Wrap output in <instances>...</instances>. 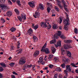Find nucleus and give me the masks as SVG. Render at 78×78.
I'll use <instances>...</instances> for the list:
<instances>
[{
  "label": "nucleus",
  "mask_w": 78,
  "mask_h": 78,
  "mask_svg": "<svg viewBox=\"0 0 78 78\" xmlns=\"http://www.w3.org/2000/svg\"><path fill=\"white\" fill-rule=\"evenodd\" d=\"M16 3L17 4L19 5V6H21V4H20V1L18 0L16 1Z\"/></svg>",
  "instance_id": "473e14b6"
},
{
  "label": "nucleus",
  "mask_w": 78,
  "mask_h": 78,
  "mask_svg": "<svg viewBox=\"0 0 78 78\" xmlns=\"http://www.w3.org/2000/svg\"><path fill=\"white\" fill-rule=\"evenodd\" d=\"M34 26H35L34 24H32V28H34Z\"/></svg>",
  "instance_id": "774afa93"
},
{
  "label": "nucleus",
  "mask_w": 78,
  "mask_h": 78,
  "mask_svg": "<svg viewBox=\"0 0 78 78\" xmlns=\"http://www.w3.org/2000/svg\"><path fill=\"white\" fill-rule=\"evenodd\" d=\"M39 53L40 52L39 51H35L34 54V56L36 58L37 56L38 55H39Z\"/></svg>",
  "instance_id": "6e6552de"
},
{
  "label": "nucleus",
  "mask_w": 78,
  "mask_h": 78,
  "mask_svg": "<svg viewBox=\"0 0 78 78\" xmlns=\"http://www.w3.org/2000/svg\"><path fill=\"white\" fill-rule=\"evenodd\" d=\"M59 29V30H62V26H60Z\"/></svg>",
  "instance_id": "338daca9"
},
{
  "label": "nucleus",
  "mask_w": 78,
  "mask_h": 78,
  "mask_svg": "<svg viewBox=\"0 0 78 78\" xmlns=\"http://www.w3.org/2000/svg\"><path fill=\"white\" fill-rule=\"evenodd\" d=\"M58 34H55L54 35V40H52L50 42V44H55L56 42V40L55 39H58V36H61V32L60 31H58Z\"/></svg>",
  "instance_id": "f257e3e1"
},
{
  "label": "nucleus",
  "mask_w": 78,
  "mask_h": 78,
  "mask_svg": "<svg viewBox=\"0 0 78 78\" xmlns=\"http://www.w3.org/2000/svg\"><path fill=\"white\" fill-rule=\"evenodd\" d=\"M15 12L17 15H19V12L18 11V10L17 9H15Z\"/></svg>",
  "instance_id": "c85d7f7f"
},
{
  "label": "nucleus",
  "mask_w": 78,
  "mask_h": 78,
  "mask_svg": "<svg viewBox=\"0 0 78 78\" xmlns=\"http://www.w3.org/2000/svg\"><path fill=\"white\" fill-rule=\"evenodd\" d=\"M11 77L12 78H16V77H15V76L13 75H12L11 76Z\"/></svg>",
  "instance_id": "bf43d9fd"
},
{
  "label": "nucleus",
  "mask_w": 78,
  "mask_h": 78,
  "mask_svg": "<svg viewBox=\"0 0 78 78\" xmlns=\"http://www.w3.org/2000/svg\"><path fill=\"white\" fill-rule=\"evenodd\" d=\"M0 6L1 7V8L3 10H4V9H9V7H8L3 4H0Z\"/></svg>",
  "instance_id": "423d86ee"
},
{
  "label": "nucleus",
  "mask_w": 78,
  "mask_h": 78,
  "mask_svg": "<svg viewBox=\"0 0 78 78\" xmlns=\"http://www.w3.org/2000/svg\"><path fill=\"white\" fill-rule=\"evenodd\" d=\"M56 15L55 14H53L52 15H51L52 17H55Z\"/></svg>",
  "instance_id": "680f3d73"
},
{
  "label": "nucleus",
  "mask_w": 78,
  "mask_h": 78,
  "mask_svg": "<svg viewBox=\"0 0 78 78\" xmlns=\"http://www.w3.org/2000/svg\"><path fill=\"white\" fill-rule=\"evenodd\" d=\"M17 18H18V19L21 22H22V18L20 16H18Z\"/></svg>",
  "instance_id": "7c9ffc66"
},
{
  "label": "nucleus",
  "mask_w": 78,
  "mask_h": 78,
  "mask_svg": "<svg viewBox=\"0 0 78 78\" xmlns=\"http://www.w3.org/2000/svg\"><path fill=\"white\" fill-rule=\"evenodd\" d=\"M10 31H11L12 32H13V31H15L16 30V29L14 27H12L10 29Z\"/></svg>",
  "instance_id": "bb28decb"
},
{
  "label": "nucleus",
  "mask_w": 78,
  "mask_h": 78,
  "mask_svg": "<svg viewBox=\"0 0 78 78\" xmlns=\"http://www.w3.org/2000/svg\"><path fill=\"white\" fill-rule=\"evenodd\" d=\"M40 16V14L39 12L37 10L35 12V14L34 15V16L35 18H37V17H39Z\"/></svg>",
  "instance_id": "0eeeda50"
},
{
  "label": "nucleus",
  "mask_w": 78,
  "mask_h": 78,
  "mask_svg": "<svg viewBox=\"0 0 78 78\" xmlns=\"http://www.w3.org/2000/svg\"><path fill=\"white\" fill-rule=\"evenodd\" d=\"M61 66L62 68H65V67H66V65L65 64L63 63L62 65H61Z\"/></svg>",
  "instance_id": "ea45409f"
},
{
  "label": "nucleus",
  "mask_w": 78,
  "mask_h": 78,
  "mask_svg": "<svg viewBox=\"0 0 78 78\" xmlns=\"http://www.w3.org/2000/svg\"><path fill=\"white\" fill-rule=\"evenodd\" d=\"M55 9L56 11H59V8L57 6H55Z\"/></svg>",
  "instance_id": "f704fd0d"
},
{
  "label": "nucleus",
  "mask_w": 78,
  "mask_h": 78,
  "mask_svg": "<svg viewBox=\"0 0 78 78\" xmlns=\"http://www.w3.org/2000/svg\"><path fill=\"white\" fill-rule=\"evenodd\" d=\"M51 50L52 53L54 54L55 52H56V49L53 46L51 47Z\"/></svg>",
  "instance_id": "4468645a"
},
{
  "label": "nucleus",
  "mask_w": 78,
  "mask_h": 78,
  "mask_svg": "<svg viewBox=\"0 0 78 78\" xmlns=\"http://www.w3.org/2000/svg\"><path fill=\"white\" fill-rule=\"evenodd\" d=\"M1 20L2 21V22H3V23H5L6 21H5V20L3 18H2L1 19Z\"/></svg>",
  "instance_id": "603ef678"
},
{
  "label": "nucleus",
  "mask_w": 78,
  "mask_h": 78,
  "mask_svg": "<svg viewBox=\"0 0 78 78\" xmlns=\"http://www.w3.org/2000/svg\"><path fill=\"white\" fill-rule=\"evenodd\" d=\"M64 47L65 49H69V48H70V46L68 44H65Z\"/></svg>",
  "instance_id": "f3484780"
},
{
  "label": "nucleus",
  "mask_w": 78,
  "mask_h": 78,
  "mask_svg": "<svg viewBox=\"0 0 78 78\" xmlns=\"http://www.w3.org/2000/svg\"><path fill=\"white\" fill-rule=\"evenodd\" d=\"M26 62V59L25 57H22L19 61L20 64H24Z\"/></svg>",
  "instance_id": "20e7f679"
},
{
  "label": "nucleus",
  "mask_w": 78,
  "mask_h": 78,
  "mask_svg": "<svg viewBox=\"0 0 78 78\" xmlns=\"http://www.w3.org/2000/svg\"><path fill=\"white\" fill-rule=\"evenodd\" d=\"M64 72H65V73L66 74V76H67V75H68V74L67 73V70H65Z\"/></svg>",
  "instance_id": "8fccbe9b"
},
{
  "label": "nucleus",
  "mask_w": 78,
  "mask_h": 78,
  "mask_svg": "<svg viewBox=\"0 0 78 78\" xmlns=\"http://www.w3.org/2000/svg\"><path fill=\"white\" fill-rule=\"evenodd\" d=\"M11 49L13 50V49H14V47L12 46V47H11Z\"/></svg>",
  "instance_id": "0e129e2a"
},
{
  "label": "nucleus",
  "mask_w": 78,
  "mask_h": 78,
  "mask_svg": "<svg viewBox=\"0 0 78 78\" xmlns=\"http://www.w3.org/2000/svg\"><path fill=\"white\" fill-rule=\"evenodd\" d=\"M47 10L48 12L49 13L50 12V7H48L47 8Z\"/></svg>",
  "instance_id": "37998d69"
},
{
  "label": "nucleus",
  "mask_w": 78,
  "mask_h": 78,
  "mask_svg": "<svg viewBox=\"0 0 78 78\" xmlns=\"http://www.w3.org/2000/svg\"><path fill=\"white\" fill-rule=\"evenodd\" d=\"M47 43H46L43 46V48L41 49V51H43V52H44V51L46 53H50V51H49L48 49V48H47L45 49Z\"/></svg>",
  "instance_id": "7ed1b4c3"
},
{
  "label": "nucleus",
  "mask_w": 78,
  "mask_h": 78,
  "mask_svg": "<svg viewBox=\"0 0 78 78\" xmlns=\"http://www.w3.org/2000/svg\"><path fill=\"white\" fill-rule=\"evenodd\" d=\"M51 28V26L50 24H49L48 26V30H50Z\"/></svg>",
  "instance_id": "49530a36"
},
{
  "label": "nucleus",
  "mask_w": 78,
  "mask_h": 78,
  "mask_svg": "<svg viewBox=\"0 0 78 78\" xmlns=\"http://www.w3.org/2000/svg\"><path fill=\"white\" fill-rule=\"evenodd\" d=\"M38 64H39V63H41V64H42L43 65H44L45 64V63L44 62V61L43 60H38Z\"/></svg>",
  "instance_id": "b1692460"
},
{
  "label": "nucleus",
  "mask_w": 78,
  "mask_h": 78,
  "mask_svg": "<svg viewBox=\"0 0 78 78\" xmlns=\"http://www.w3.org/2000/svg\"><path fill=\"white\" fill-rule=\"evenodd\" d=\"M57 2H58L57 3V5L58 6H59V8H62V5H61V2L59 1H58Z\"/></svg>",
  "instance_id": "9b49d317"
},
{
  "label": "nucleus",
  "mask_w": 78,
  "mask_h": 78,
  "mask_svg": "<svg viewBox=\"0 0 78 78\" xmlns=\"http://www.w3.org/2000/svg\"><path fill=\"white\" fill-rule=\"evenodd\" d=\"M28 4L32 8H33V7H34L35 5H34V3L33 1L32 2H30L28 3Z\"/></svg>",
  "instance_id": "1a4fd4ad"
},
{
  "label": "nucleus",
  "mask_w": 78,
  "mask_h": 78,
  "mask_svg": "<svg viewBox=\"0 0 78 78\" xmlns=\"http://www.w3.org/2000/svg\"><path fill=\"white\" fill-rule=\"evenodd\" d=\"M0 2L1 3H4L5 2V0H0Z\"/></svg>",
  "instance_id": "c03bdc74"
},
{
  "label": "nucleus",
  "mask_w": 78,
  "mask_h": 78,
  "mask_svg": "<svg viewBox=\"0 0 78 78\" xmlns=\"http://www.w3.org/2000/svg\"><path fill=\"white\" fill-rule=\"evenodd\" d=\"M47 23H44V27H47V24H46Z\"/></svg>",
  "instance_id": "864d4df0"
},
{
  "label": "nucleus",
  "mask_w": 78,
  "mask_h": 78,
  "mask_svg": "<svg viewBox=\"0 0 78 78\" xmlns=\"http://www.w3.org/2000/svg\"><path fill=\"white\" fill-rule=\"evenodd\" d=\"M6 14L8 17H11L12 16V12L10 11L7 12Z\"/></svg>",
  "instance_id": "f8f14e48"
},
{
  "label": "nucleus",
  "mask_w": 78,
  "mask_h": 78,
  "mask_svg": "<svg viewBox=\"0 0 78 78\" xmlns=\"http://www.w3.org/2000/svg\"><path fill=\"white\" fill-rule=\"evenodd\" d=\"M55 46L56 48H57L58 47H61V41H59L57 42V44H55Z\"/></svg>",
  "instance_id": "9d476101"
},
{
  "label": "nucleus",
  "mask_w": 78,
  "mask_h": 78,
  "mask_svg": "<svg viewBox=\"0 0 78 78\" xmlns=\"http://www.w3.org/2000/svg\"><path fill=\"white\" fill-rule=\"evenodd\" d=\"M21 16L22 17V19H23L24 20H25L26 19V16H25V15L24 13L21 14Z\"/></svg>",
  "instance_id": "aec40b11"
},
{
  "label": "nucleus",
  "mask_w": 78,
  "mask_h": 78,
  "mask_svg": "<svg viewBox=\"0 0 78 78\" xmlns=\"http://www.w3.org/2000/svg\"><path fill=\"white\" fill-rule=\"evenodd\" d=\"M62 5L64 7L65 10L66 11H67V8H67V5H66V2L64 0H62Z\"/></svg>",
  "instance_id": "39448f33"
},
{
  "label": "nucleus",
  "mask_w": 78,
  "mask_h": 78,
  "mask_svg": "<svg viewBox=\"0 0 78 78\" xmlns=\"http://www.w3.org/2000/svg\"><path fill=\"white\" fill-rule=\"evenodd\" d=\"M69 20L68 17H67V19H64L63 20V23L65 24L64 29L65 30H68V27L67 26L69 25Z\"/></svg>",
  "instance_id": "f03ea898"
},
{
  "label": "nucleus",
  "mask_w": 78,
  "mask_h": 78,
  "mask_svg": "<svg viewBox=\"0 0 78 78\" xmlns=\"http://www.w3.org/2000/svg\"><path fill=\"white\" fill-rule=\"evenodd\" d=\"M64 41V42H65V43H66L67 44H70V43L72 42V41L70 40H65Z\"/></svg>",
  "instance_id": "ddd939ff"
},
{
  "label": "nucleus",
  "mask_w": 78,
  "mask_h": 78,
  "mask_svg": "<svg viewBox=\"0 0 78 78\" xmlns=\"http://www.w3.org/2000/svg\"><path fill=\"white\" fill-rule=\"evenodd\" d=\"M59 78H63V76L61 74H60L59 75Z\"/></svg>",
  "instance_id": "09e8293b"
},
{
  "label": "nucleus",
  "mask_w": 78,
  "mask_h": 78,
  "mask_svg": "<svg viewBox=\"0 0 78 78\" xmlns=\"http://www.w3.org/2000/svg\"><path fill=\"white\" fill-rule=\"evenodd\" d=\"M60 37L63 39H66V37L64 35H62L60 36Z\"/></svg>",
  "instance_id": "72a5a7b5"
},
{
  "label": "nucleus",
  "mask_w": 78,
  "mask_h": 78,
  "mask_svg": "<svg viewBox=\"0 0 78 78\" xmlns=\"http://www.w3.org/2000/svg\"><path fill=\"white\" fill-rule=\"evenodd\" d=\"M12 59V57H10L9 58V60H11Z\"/></svg>",
  "instance_id": "69168bd1"
},
{
  "label": "nucleus",
  "mask_w": 78,
  "mask_h": 78,
  "mask_svg": "<svg viewBox=\"0 0 78 78\" xmlns=\"http://www.w3.org/2000/svg\"><path fill=\"white\" fill-rule=\"evenodd\" d=\"M27 67H32V65H27Z\"/></svg>",
  "instance_id": "4d7b16f0"
},
{
  "label": "nucleus",
  "mask_w": 78,
  "mask_h": 78,
  "mask_svg": "<svg viewBox=\"0 0 78 78\" xmlns=\"http://www.w3.org/2000/svg\"><path fill=\"white\" fill-rule=\"evenodd\" d=\"M54 60L55 61H57L58 62V58H55V59H54Z\"/></svg>",
  "instance_id": "6e6d98bb"
},
{
  "label": "nucleus",
  "mask_w": 78,
  "mask_h": 78,
  "mask_svg": "<svg viewBox=\"0 0 78 78\" xmlns=\"http://www.w3.org/2000/svg\"><path fill=\"white\" fill-rule=\"evenodd\" d=\"M71 65L72 66H73V67H78V66H76L75 64L74 63H72L71 64Z\"/></svg>",
  "instance_id": "cd10ccee"
},
{
  "label": "nucleus",
  "mask_w": 78,
  "mask_h": 78,
  "mask_svg": "<svg viewBox=\"0 0 78 78\" xmlns=\"http://www.w3.org/2000/svg\"><path fill=\"white\" fill-rule=\"evenodd\" d=\"M3 70V67L0 66V71H2Z\"/></svg>",
  "instance_id": "3c124183"
},
{
  "label": "nucleus",
  "mask_w": 78,
  "mask_h": 78,
  "mask_svg": "<svg viewBox=\"0 0 78 78\" xmlns=\"http://www.w3.org/2000/svg\"><path fill=\"white\" fill-rule=\"evenodd\" d=\"M61 54L62 55H64L66 53V51L64 50L63 48H62L61 49Z\"/></svg>",
  "instance_id": "2eb2a0df"
},
{
  "label": "nucleus",
  "mask_w": 78,
  "mask_h": 78,
  "mask_svg": "<svg viewBox=\"0 0 78 78\" xmlns=\"http://www.w3.org/2000/svg\"><path fill=\"white\" fill-rule=\"evenodd\" d=\"M39 8L41 10H44V6L42 4H40L39 6Z\"/></svg>",
  "instance_id": "6ab92c4d"
},
{
  "label": "nucleus",
  "mask_w": 78,
  "mask_h": 78,
  "mask_svg": "<svg viewBox=\"0 0 78 78\" xmlns=\"http://www.w3.org/2000/svg\"><path fill=\"white\" fill-rule=\"evenodd\" d=\"M47 4L49 6H50V7H52V5L51 4L49 3V2H48L47 3Z\"/></svg>",
  "instance_id": "a19ab883"
},
{
  "label": "nucleus",
  "mask_w": 78,
  "mask_h": 78,
  "mask_svg": "<svg viewBox=\"0 0 78 78\" xmlns=\"http://www.w3.org/2000/svg\"><path fill=\"white\" fill-rule=\"evenodd\" d=\"M0 65L2 66V67H6V66L5 64V63L3 62H1L0 63Z\"/></svg>",
  "instance_id": "4be33fe9"
},
{
  "label": "nucleus",
  "mask_w": 78,
  "mask_h": 78,
  "mask_svg": "<svg viewBox=\"0 0 78 78\" xmlns=\"http://www.w3.org/2000/svg\"><path fill=\"white\" fill-rule=\"evenodd\" d=\"M9 65L11 67H14V63H13V62L9 64Z\"/></svg>",
  "instance_id": "58836bf2"
},
{
  "label": "nucleus",
  "mask_w": 78,
  "mask_h": 78,
  "mask_svg": "<svg viewBox=\"0 0 78 78\" xmlns=\"http://www.w3.org/2000/svg\"><path fill=\"white\" fill-rule=\"evenodd\" d=\"M43 57H41L40 58H39V59H40V61H42V60L43 59Z\"/></svg>",
  "instance_id": "5fc2aeb1"
},
{
  "label": "nucleus",
  "mask_w": 78,
  "mask_h": 78,
  "mask_svg": "<svg viewBox=\"0 0 78 78\" xmlns=\"http://www.w3.org/2000/svg\"><path fill=\"white\" fill-rule=\"evenodd\" d=\"M55 70L57 72H61V71H62V70L59 67L56 68L55 69Z\"/></svg>",
  "instance_id": "412c9836"
},
{
  "label": "nucleus",
  "mask_w": 78,
  "mask_h": 78,
  "mask_svg": "<svg viewBox=\"0 0 78 78\" xmlns=\"http://www.w3.org/2000/svg\"><path fill=\"white\" fill-rule=\"evenodd\" d=\"M58 75L57 73L55 74L54 75L53 78H57V76H58Z\"/></svg>",
  "instance_id": "de8ad7c7"
},
{
  "label": "nucleus",
  "mask_w": 78,
  "mask_h": 78,
  "mask_svg": "<svg viewBox=\"0 0 78 78\" xmlns=\"http://www.w3.org/2000/svg\"><path fill=\"white\" fill-rule=\"evenodd\" d=\"M70 65H67L66 66V69L68 70L69 72H70L71 71V68H70Z\"/></svg>",
  "instance_id": "a211bd4d"
},
{
  "label": "nucleus",
  "mask_w": 78,
  "mask_h": 78,
  "mask_svg": "<svg viewBox=\"0 0 78 78\" xmlns=\"http://www.w3.org/2000/svg\"><path fill=\"white\" fill-rule=\"evenodd\" d=\"M44 22H42L41 23V26L42 27H44Z\"/></svg>",
  "instance_id": "79ce46f5"
},
{
  "label": "nucleus",
  "mask_w": 78,
  "mask_h": 78,
  "mask_svg": "<svg viewBox=\"0 0 78 78\" xmlns=\"http://www.w3.org/2000/svg\"><path fill=\"white\" fill-rule=\"evenodd\" d=\"M58 27H57V26L56 24H54L53 26V28L54 29V30H56L57 29Z\"/></svg>",
  "instance_id": "c756f323"
},
{
  "label": "nucleus",
  "mask_w": 78,
  "mask_h": 78,
  "mask_svg": "<svg viewBox=\"0 0 78 78\" xmlns=\"http://www.w3.org/2000/svg\"><path fill=\"white\" fill-rule=\"evenodd\" d=\"M75 72L76 73H78V69H76L75 70Z\"/></svg>",
  "instance_id": "052dcab7"
},
{
  "label": "nucleus",
  "mask_w": 78,
  "mask_h": 78,
  "mask_svg": "<svg viewBox=\"0 0 78 78\" xmlns=\"http://www.w3.org/2000/svg\"><path fill=\"white\" fill-rule=\"evenodd\" d=\"M28 32L29 34H33V30L31 29H30L29 30H28Z\"/></svg>",
  "instance_id": "5701e85b"
},
{
  "label": "nucleus",
  "mask_w": 78,
  "mask_h": 78,
  "mask_svg": "<svg viewBox=\"0 0 78 78\" xmlns=\"http://www.w3.org/2000/svg\"><path fill=\"white\" fill-rule=\"evenodd\" d=\"M13 73L14 75H17V73H16V72H13Z\"/></svg>",
  "instance_id": "13d9d810"
},
{
  "label": "nucleus",
  "mask_w": 78,
  "mask_h": 78,
  "mask_svg": "<svg viewBox=\"0 0 78 78\" xmlns=\"http://www.w3.org/2000/svg\"><path fill=\"white\" fill-rule=\"evenodd\" d=\"M74 33H75L76 34H78V29L76 28L74 29Z\"/></svg>",
  "instance_id": "e433bc0d"
},
{
  "label": "nucleus",
  "mask_w": 78,
  "mask_h": 78,
  "mask_svg": "<svg viewBox=\"0 0 78 78\" xmlns=\"http://www.w3.org/2000/svg\"><path fill=\"white\" fill-rule=\"evenodd\" d=\"M33 38L34 39V42H36L37 41V38L35 36H34Z\"/></svg>",
  "instance_id": "a878e982"
},
{
  "label": "nucleus",
  "mask_w": 78,
  "mask_h": 78,
  "mask_svg": "<svg viewBox=\"0 0 78 78\" xmlns=\"http://www.w3.org/2000/svg\"><path fill=\"white\" fill-rule=\"evenodd\" d=\"M49 57L48 58V59H49L50 61H51L53 57V55H49Z\"/></svg>",
  "instance_id": "393cba45"
},
{
  "label": "nucleus",
  "mask_w": 78,
  "mask_h": 78,
  "mask_svg": "<svg viewBox=\"0 0 78 78\" xmlns=\"http://www.w3.org/2000/svg\"><path fill=\"white\" fill-rule=\"evenodd\" d=\"M8 3L10 5H12V3L10 0H8Z\"/></svg>",
  "instance_id": "4c0bfd02"
},
{
  "label": "nucleus",
  "mask_w": 78,
  "mask_h": 78,
  "mask_svg": "<svg viewBox=\"0 0 78 78\" xmlns=\"http://www.w3.org/2000/svg\"><path fill=\"white\" fill-rule=\"evenodd\" d=\"M38 27H39V26H38V25H36L34 27V29L35 30H37V28H38Z\"/></svg>",
  "instance_id": "2f4dec72"
},
{
  "label": "nucleus",
  "mask_w": 78,
  "mask_h": 78,
  "mask_svg": "<svg viewBox=\"0 0 78 78\" xmlns=\"http://www.w3.org/2000/svg\"><path fill=\"white\" fill-rule=\"evenodd\" d=\"M66 53L67 54V55L69 57H71L72 56V54H71V52H70L69 51H66Z\"/></svg>",
  "instance_id": "dca6fc26"
},
{
  "label": "nucleus",
  "mask_w": 78,
  "mask_h": 78,
  "mask_svg": "<svg viewBox=\"0 0 78 78\" xmlns=\"http://www.w3.org/2000/svg\"><path fill=\"white\" fill-rule=\"evenodd\" d=\"M54 66L53 65H49V67L51 69H52L53 67Z\"/></svg>",
  "instance_id": "a18cd8bd"
},
{
  "label": "nucleus",
  "mask_w": 78,
  "mask_h": 78,
  "mask_svg": "<svg viewBox=\"0 0 78 78\" xmlns=\"http://www.w3.org/2000/svg\"><path fill=\"white\" fill-rule=\"evenodd\" d=\"M2 74L1 73H0V78H2Z\"/></svg>",
  "instance_id": "e2e57ef3"
},
{
  "label": "nucleus",
  "mask_w": 78,
  "mask_h": 78,
  "mask_svg": "<svg viewBox=\"0 0 78 78\" xmlns=\"http://www.w3.org/2000/svg\"><path fill=\"white\" fill-rule=\"evenodd\" d=\"M60 19V23H61L62 22V17H60L59 18Z\"/></svg>",
  "instance_id": "c9c22d12"
}]
</instances>
